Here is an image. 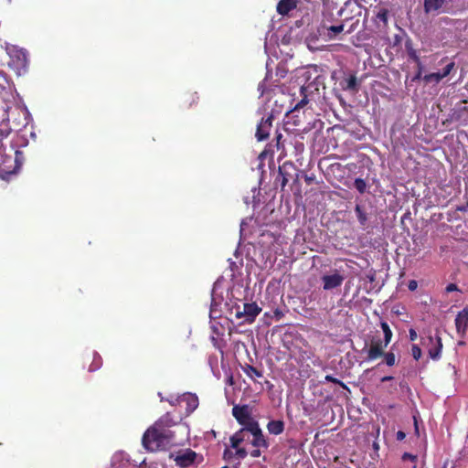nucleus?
<instances>
[{"instance_id":"obj_39","label":"nucleus","mask_w":468,"mask_h":468,"mask_svg":"<svg viewBox=\"0 0 468 468\" xmlns=\"http://www.w3.org/2000/svg\"><path fill=\"white\" fill-rule=\"evenodd\" d=\"M422 78H423L422 71H416V74H415V76L412 77L411 81L416 82Z\"/></svg>"},{"instance_id":"obj_30","label":"nucleus","mask_w":468,"mask_h":468,"mask_svg":"<svg viewBox=\"0 0 468 468\" xmlns=\"http://www.w3.org/2000/svg\"><path fill=\"white\" fill-rule=\"evenodd\" d=\"M421 349L418 345H412L411 356L414 360L418 361L421 357Z\"/></svg>"},{"instance_id":"obj_38","label":"nucleus","mask_w":468,"mask_h":468,"mask_svg":"<svg viewBox=\"0 0 468 468\" xmlns=\"http://www.w3.org/2000/svg\"><path fill=\"white\" fill-rule=\"evenodd\" d=\"M417 286L418 283L414 280H411L410 282H408V289H410V291H416Z\"/></svg>"},{"instance_id":"obj_24","label":"nucleus","mask_w":468,"mask_h":468,"mask_svg":"<svg viewBox=\"0 0 468 468\" xmlns=\"http://www.w3.org/2000/svg\"><path fill=\"white\" fill-rule=\"evenodd\" d=\"M242 370L247 377L252 379L256 378H262V372L250 364H246L245 367H242Z\"/></svg>"},{"instance_id":"obj_23","label":"nucleus","mask_w":468,"mask_h":468,"mask_svg":"<svg viewBox=\"0 0 468 468\" xmlns=\"http://www.w3.org/2000/svg\"><path fill=\"white\" fill-rule=\"evenodd\" d=\"M198 95L196 92H186L183 95V105L185 108H190L198 101Z\"/></svg>"},{"instance_id":"obj_27","label":"nucleus","mask_w":468,"mask_h":468,"mask_svg":"<svg viewBox=\"0 0 468 468\" xmlns=\"http://www.w3.org/2000/svg\"><path fill=\"white\" fill-rule=\"evenodd\" d=\"M382 357H384V363H386V365L388 367H393L397 362L393 352L384 353Z\"/></svg>"},{"instance_id":"obj_37","label":"nucleus","mask_w":468,"mask_h":468,"mask_svg":"<svg viewBox=\"0 0 468 468\" xmlns=\"http://www.w3.org/2000/svg\"><path fill=\"white\" fill-rule=\"evenodd\" d=\"M250 456L252 458H259L261 456V448H256L253 451L250 452Z\"/></svg>"},{"instance_id":"obj_42","label":"nucleus","mask_w":468,"mask_h":468,"mask_svg":"<svg viewBox=\"0 0 468 468\" xmlns=\"http://www.w3.org/2000/svg\"><path fill=\"white\" fill-rule=\"evenodd\" d=\"M304 180L307 185H311L314 182V176H304Z\"/></svg>"},{"instance_id":"obj_18","label":"nucleus","mask_w":468,"mask_h":468,"mask_svg":"<svg viewBox=\"0 0 468 468\" xmlns=\"http://www.w3.org/2000/svg\"><path fill=\"white\" fill-rule=\"evenodd\" d=\"M284 430L285 423L282 420H271L267 423V431L272 435H281Z\"/></svg>"},{"instance_id":"obj_19","label":"nucleus","mask_w":468,"mask_h":468,"mask_svg":"<svg viewBox=\"0 0 468 468\" xmlns=\"http://www.w3.org/2000/svg\"><path fill=\"white\" fill-rule=\"evenodd\" d=\"M248 432L249 431L246 427H242L239 431H235L230 437L231 448H237L241 444V442L245 441Z\"/></svg>"},{"instance_id":"obj_17","label":"nucleus","mask_w":468,"mask_h":468,"mask_svg":"<svg viewBox=\"0 0 468 468\" xmlns=\"http://www.w3.org/2000/svg\"><path fill=\"white\" fill-rule=\"evenodd\" d=\"M344 23L338 25H327L325 22L323 24V28L327 31L325 36L328 39H335V37L344 31Z\"/></svg>"},{"instance_id":"obj_10","label":"nucleus","mask_w":468,"mask_h":468,"mask_svg":"<svg viewBox=\"0 0 468 468\" xmlns=\"http://www.w3.org/2000/svg\"><path fill=\"white\" fill-rule=\"evenodd\" d=\"M404 48H406L408 59L416 64L417 71L423 72V70H425V66L421 62L420 57L418 54V50L413 48V42L410 38H408L406 43H404Z\"/></svg>"},{"instance_id":"obj_21","label":"nucleus","mask_w":468,"mask_h":468,"mask_svg":"<svg viewBox=\"0 0 468 468\" xmlns=\"http://www.w3.org/2000/svg\"><path fill=\"white\" fill-rule=\"evenodd\" d=\"M344 90H350L353 92L358 91V81L355 75H350L344 81L340 82Z\"/></svg>"},{"instance_id":"obj_33","label":"nucleus","mask_w":468,"mask_h":468,"mask_svg":"<svg viewBox=\"0 0 468 468\" xmlns=\"http://www.w3.org/2000/svg\"><path fill=\"white\" fill-rule=\"evenodd\" d=\"M236 449V456L239 460H243L248 456V452L245 448L238 447Z\"/></svg>"},{"instance_id":"obj_5","label":"nucleus","mask_w":468,"mask_h":468,"mask_svg":"<svg viewBox=\"0 0 468 468\" xmlns=\"http://www.w3.org/2000/svg\"><path fill=\"white\" fill-rule=\"evenodd\" d=\"M176 466L180 468H188L193 465H198L203 463L204 457L201 454L197 453L192 449L188 448L184 451H180L174 458Z\"/></svg>"},{"instance_id":"obj_14","label":"nucleus","mask_w":468,"mask_h":468,"mask_svg":"<svg viewBox=\"0 0 468 468\" xmlns=\"http://www.w3.org/2000/svg\"><path fill=\"white\" fill-rule=\"evenodd\" d=\"M428 341H430L431 344H432L434 341L436 343L435 346H433L430 350H428V355H430V357L432 360H439L441 357V348H442L441 336L438 335H436L435 336L430 335V336H428Z\"/></svg>"},{"instance_id":"obj_20","label":"nucleus","mask_w":468,"mask_h":468,"mask_svg":"<svg viewBox=\"0 0 468 468\" xmlns=\"http://www.w3.org/2000/svg\"><path fill=\"white\" fill-rule=\"evenodd\" d=\"M446 0H424V11L426 14L439 12Z\"/></svg>"},{"instance_id":"obj_6","label":"nucleus","mask_w":468,"mask_h":468,"mask_svg":"<svg viewBox=\"0 0 468 468\" xmlns=\"http://www.w3.org/2000/svg\"><path fill=\"white\" fill-rule=\"evenodd\" d=\"M292 179L297 180L296 167L292 162L286 161L278 167V176L275 179V185L276 186H281V190L282 191L287 183Z\"/></svg>"},{"instance_id":"obj_31","label":"nucleus","mask_w":468,"mask_h":468,"mask_svg":"<svg viewBox=\"0 0 468 468\" xmlns=\"http://www.w3.org/2000/svg\"><path fill=\"white\" fill-rule=\"evenodd\" d=\"M324 380L327 381V382H330V383H334L335 385H338L340 386L341 388H346V386L344 382H342L340 379L338 378H335L330 375H327L324 377Z\"/></svg>"},{"instance_id":"obj_53","label":"nucleus","mask_w":468,"mask_h":468,"mask_svg":"<svg viewBox=\"0 0 468 468\" xmlns=\"http://www.w3.org/2000/svg\"><path fill=\"white\" fill-rule=\"evenodd\" d=\"M413 468H417L416 466H413Z\"/></svg>"},{"instance_id":"obj_48","label":"nucleus","mask_w":468,"mask_h":468,"mask_svg":"<svg viewBox=\"0 0 468 468\" xmlns=\"http://www.w3.org/2000/svg\"><path fill=\"white\" fill-rule=\"evenodd\" d=\"M354 31V27H350V28L346 32V34H350Z\"/></svg>"},{"instance_id":"obj_2","label":"nucleus","mask_w":468,"mask_h":468,"mask_svg":"<svg viewBox=\"0 0 468 468\" xmlns=\"http://www.w3.org/2000/svg\"><path fill=\"white\" fill-rule=\"evenodd\" d=\"M6 54L9 60L6 62L10 69L14 70L16 76H22L28 71L29 60L28 54L23 48L14 45L5 46Z\"/></svg>"},{"instance_id":"obj_43","label":"nucleus","mask_w":468,"mask_h":468,"mask_svg":"<svg viewBox=\"0 0 468 468\" xmlns=\"http://www.w3.org/2000/svg\"><path fill=\"white\" fill-rule=\"evenodd\" d=\"M467 207H468V203H466V205H465V206H462V207H456V210H457V211H460V212H465V211H466V209H467Z\"/></svg>"},{"instance_id":"obj_29","label":"nucleus","mask_w":468,"mask_h":468,"mask_svg":"<svg viewBox=\"0 0 468 468\" xmlns=\"http://www.w3.org/2000/svg\"><path fill=\"white\" fill-rule=\"evenodd\" d=\"M101 367V357L98 355H95V357H93L92 364L90 367H89V371H95L99 369Z\"/></svg>"},{"instance_id":"obj_12","label":"nucleus","mask_w":468,"mask_h":468,"mask_svg":"<svg viewBox=\"0 0 468 468\" xmlns=\"http://www.w3.org/2000/svg\"><path fill=\"white\" fill-rule=\"evenodd\" d=\"M456 332L461 337H464L468 327V309L464 308L457 313L455 317Z\"/></svg>"},{"instance_id":"obj_49","label":"nucleus","mask_w":468,"mask_h":468,"mask_svg":"<svg viewBox=\"0 0 468 468\" xmlns=\"http://www.w3.org/2000/svg\"><path fill=\"white\" fill-rule=\"evenodd\" d=\"M275 314H276V315H277V316H281V315H282V313H281V312H278V311H276V313H275Z\"/></svg>"},{"instance_id":"obj_34","label":"nucleus","mask_w":468,"mask_h":468,"mask_svg":"<svg viewBox=\"0 0 468 468\" xmlns=\"http://www.w3.org/2000/svg\"><path fill=\"white\" fill-rule=\"evenodd\" d=\"M378 18L380 19L383 22H387V20H388V11L383 10V11L378 12Z\"/></svg>"},{"instance_id":"obj_40","label":"nucleus","mask_w":468,"mask_h":468,"mask_svg":"<svg viewBox=\"0 0 468 468\" xmlns=\"http://www.w3.org/2000/svg\"><path fill=\"white\" fill-rule=\"evenodd\" d=\"M410 340H412V341L417 340V332L415 329H413V328L410 329Z\"/></svg>"},{"instance_id":"obj_26","label":"nucleus","mask_w":468,"mask_h":468,"mask_svg":"<svg viewBox=\"0 0 468 468\" xmlns=\"http://www.w3.org/2000/svg\"><path fill=\"white\" fill-rule=\"evenodd\" d=\"M444 79H445V77L443 75H441V72H436V73H428V74L424 75V78H422V80H424V82H426V83L435 82L437 84V83H440Z\"/></svg>"},{"instance_id":"obj_15","label":"nucleus","mask_w":468,"mask_h":468,"mask_svg":"<svg viewBox=\"0 0 468 468\" xmlns=\"http://www.w3.org/2000/svg\"><path fill=\"white\" fill-rule=\"evenodd\" d=\"M181 402L186 405V412L191 414L198 408V397L193 393H186L180 398Z\"/></svg>"},{"instance_id":"obj_9","label":"nucleus","mask_w":468,"mask_h":468,"mask_svg":"<svg viewBox=\"0 0 468 468\" xmlns=\"http://www.w3.org/2000/svg\"><path fill=\"white\" fill-rule=\"evenodd\" d=\"M361 5L357 0L346 1L344 7L340 8L339 16H345V19H352L354 16H360Z\"/></svg>"},{"instance_id":"obj_54","label":"nucleus","mask_w":468,"mask_h":468,"mask_svg":"<svg viewBox=\"0 0 468 468\" xmlns=\"http://www.w3.org/2000/svg\"><path fill=\"white\" fill-rule=\"evenodd\" d=\"M8 1L10 2L11 0H8Z\"/></svg>"},{"instance_id":"obj_11","label":"nucleus","mask_w":468,"mask_h":468,"mask_svg":"<svg viewBox=\"0 0 468 468\" xmlns=\"http://www.w3.org/2000/svg\"><path fill=\"white\" fill-rule=\"evenodd\" d=\"M272 118V114H270L267 118H262L260 124L257 125L256 138L258 142H262L269 137V133L271 129Z\"/></svg>"},{"instance_id":"obj_50","label":"nucleus","mask_w":468,"mask_h":468,"mask_svg":"<svg viewBox=\"0 0 468 468\" xmlns=\"http://www.w3.org/2000/svg\"><path fill=\"white\" fill-rule=\"evenodd\" d=\"M459 345H460V346H463V345H464V342H463V341H460V342H459Z\"/></svg>"},{"instance_id":"obj_7","label":"nucleus","mask_w":468,"mask_h":468,"mask_svg":"<svg viewBox=\"0 0 468 468\" xmlns=\"http://www.w3.org/2000/svg\"><path fill=\"white\" fill-rule=\"evenodd\" d=\"M232 416L237 420L238 423L242 427H249L252 425L259 426V423L251 416V411L247 404L234 405L232 408Z\"/></svg>"},{"instance_id":"obj_44","label":"nucleus","mask_w":468,"mask_h":468,"mask_svg":"<svg viewBox=\"0 0 468 468\" xmlns=\"http://www.w3.org/2000/svg\"><path fill=\"white\" fill-rule=\"evenodd\" d=\"M282 135L281 133H277L276 134V142H277V147L279 148V143L281 142Z\"/></svg>"},{"instance_id":"obj_22","label":"nucleus","mask_w":468,"mask_h":468,"mask_svg":"<svg viewBox=\"0 0 468 468\" xmlns=\"http://www.w3.org/2000/svg\"><path fill=\"white\" fill-rule=\"evenodd\" d=\"M355 214H356L359 225L362 226V228H364L365 225L367 224L368 220L367 212L365 211L364 207L360 206L359 204L356 205Z\"/></svg>"},{"instance_id":"obj_45","label":"nucleus","mask_w":468,"mask_h":468,"mask_svg":"<svg viewBox=\"0 0 468 468\" xmlns=\"http://www.w3.org/2000/svg\"><path fill=\"white\" fill-rule=\"evenodd\" d=\"M231 454H232V452H229V450H225V451H224V454H223L224 459H225V460H227V459H228V456H231Z\"/></svg>"},{"instance_id":"obj_3","label":"nucleus","mask_w":468,"mask_h":468,"mask_svg":"<svg viewBox=\"0 0 468 468\" xmlns=\"http://www.w3.org/2000/svg\"><path fill=\"white\" fill-rule=\"evenodd\" d=\"M381 329L383 331L384 338L380 339L378 335L372 336L367 349V360L374 361L384 355V349L387 348L389 342L392 340L393 333L389 325L386 322H381Z\"/></svg>"},{"instance_id":"obj_51","label":"nucleus","mask_w":468,"mask_h":468,"mask_svg":"<svg viewBox=\"0 0 468 468\" xmlns=\"http://www.w3.org/2000/svg\"><path fill=\"white\" fill-rule=\"evenodd\" d=\"M222 468H238V467L237 466H233V467L224 466Z\"/></svg>"},{"instance_id":"obj_32","label":"nucleus","mask_w":468,"mask_h":468,"mask_svg":"<svg viewBox=\"0 0 468 468\" xmlns=\"http://www.w3.org/2000/svg\"><path fill=\"white\" fill-rule=\"evenodd\" d=\"M454 67H455V63L451 62V63L447 64L446 67H444V69H442L441 72H440V73H441V75L446 78L451 74V71L454 69Z\"/></svg>"},{"instance_id":"obj_36","label":"nucleus","mask_w":468,"mask_h":468,"mask_svg":"<svg viewBox=\"0 0 468 468\" xmlns=\"http://www.w3.org/2000/svg\"><path fill=\"white\" fill-rule=\"evenodd\" d=\"M445 291H446V292H452L454 291H458V288L455 283H450V284L446 285Z\"/></svg>"},{"instance_id":"obj_8","label":"nucleus","mask_w":468,"mask_h":468,"mask_svg":"<svg viewBox=\"0 0 468 468\" xmlns=\"http://www.w3.org/2000/svg\"><path fill=\"white\" fill-rule=\"evenodd\" d=\"M247 430L248 432L252 436L250 443L253 448H262L267 450L269 447V442L266 439V436L263 435L261 426L252 425Z\"/></svg>"},{"instance_id":"obj_4","label":"nucleus","mask_w":468,"mask_h":468,"mask_svg":"<svg viewBox=\"0 0 468 468\" xmlns=\"http://www.w3.org/2000/svg\"><path fill=\"white\" fill-rule=\"evenodd\" d=\"M261 312V308L254 302L234 306V316L237 319H242L243 324H252Z\"/></svg>"},{"instance_id":"obj_1","label":"nucleus","mask_w":468,"mask_h":468,"mask_svg":"<svg viewBox=\"0 0 468 468\" xmlns=\"http://www.w3.org/2000/svg\"><path fill=\"white\" fill-rule=\"evenodd\" d=\"M176 421L169 412L164 414L142 437V445L148 452H165L178 445L175 431L171 430Z\"/></svg>"},{"instance_id":"obj_46","label":"nucleus","mask_w":468,"mask_h":468,"mask_svg":"<svg viewBox=\"0 0 468 468\" xmlns=\"http://www.w3.org/2000/svg\"><path fill=\"white\" fill-rule=\"evenodd\" d=\"M392 380H393V377H389V376L384 377L381 378L382 382L392 381Z\"/></svg>"},{"instance_id":"obj_41","label":"nucleus","mask_w":468,"mask_h":468,"mask_svg":"<svg viewBox=\"0 0 468 468\" xmlns=\"http://www.w3.org/2000/svg\"><path fill=\"white\" fill-rule=\"evenodd\" d=\"M396 438L398 441H402L405 439V433L404 431H397V435H396Z\"/></svg>"},{"instance_id":"obj_35","label":"nucleus","mask_w":468,"mask_h":468,"mask_svg":"<svg viewBox=\"0 0 468 468\" xmlns=\"http://www.w3.org/2000/svg\"><path fill=\"white\" fill-rule=\"evenodd\" d=\"M402 460L403 461H406V460H411V461H416L417 460V455H412L411 453L410 452H404L403 455H402Z\"/></svg>"},{"instance_id":"obj_52","label":"nucleus","mask_w":468,"mask_h":468,"mask_svg":"<svg viewBox=\"0 0 468 468\" xmlns=\"http://www.w3.org/2000/svg\"><path fill=\"white\" fill-rule=\"evenodd\" d=\"M415 429H416V431L418 432V427L417 426L415 427Z\"/></svg>"},{"instance_id":"obj_16","label":"nucleus","mask_w":468,"mask_h":468,"mask_svg":"<svg viewBox=\"0 0 468 468\" xmlns=\"http://www.w3.org/2000/svg\"><path fill=\"white\" fill-rule=\"evenodd\" d=\"M296 8V0H280L277 3L276 12L278 15L287 16Z\"/></svg>"},{"instance_id":"obj_25","label":"nucleus","mask_w":468,"mask_h":468,"mask_svg":"<svg viewBox=\"0 0 468 468\" xmlns=\"http://www.w3.org/2000/svg\"><path fill=\"white\" fill-rule=\"evenodd\" d=\"M311 87H312L311 83L307 86L301 87L300 91H301L302 99L299 102L296 103L294 110L301 109L307 104V93H308V90H310Z\"/></svg>"},{"instance_id":"obj_13","label":"nucleus","mask_w":468,"mask_h":468,"mask_svg":"<svg viewBox=\"0 0 468 468\" xmlns=\"http://www.w3.org/2000/svg\"><path fill=\"white\" fill-rule=\"evenodd\" d=\"M321 279H323L324 290L330 291L342 285L345 278L339 273H335L330 275H324V277Z\"/></svg>"},{"instance_id":"obj_47","label":"nucleus","mask_w":468,"mask_h":468,"mask_svg":"<svg viewBox=\"0 0 468 468\" xmlns=\"http://www.w3.org/2000/svg\"><path fill=\"white\" fill-rule=\"evenodd\" d=\"M331 168L340 170L341 165L340 164L331 165Z\"/></svg>"},{"instance_id":"obj_28","label":"nucleus","mask_w":468,"mask_h":468,"mask_svg":"<svg viewBox=\"0 0 468 468\" xmlns=\"http://www.w3.org/2000/svg\"><path fill=\"white\" fill-rule=\"evenodd\" d=\"M354 186L356 188L359 194H364L366 192V187L367 186L366 185V182L362 178H356L354 181Z\"/></svg>"}]
</instances>
